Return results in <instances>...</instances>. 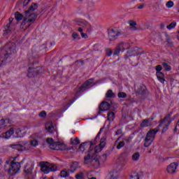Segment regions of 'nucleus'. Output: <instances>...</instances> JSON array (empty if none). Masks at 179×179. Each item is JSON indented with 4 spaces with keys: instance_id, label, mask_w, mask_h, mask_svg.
I'll list each match as a JSON object with an SVG mask.
<instances>
[{
    "instance_id": "obj_20",
    "label": "nucleus",
    "mask_w": 179,
    "mask_h": 179,
    "mask_svg": "<svg viewBox=\"0 0 179 179\" xmlns=\"http://www.w3.org/2000/svg\"><path fill=\"white\" fill-rule=\"evenodd\" d=\"M78 26H82L83 27H90V30L87 29V31H92V25L89 24L86 20H82L78 22Z\"/></svg>"
},
{
    "instance_id": "obj_63",
    "label": "nucleus",
    "mask_w": 179,
    "mask_h": 179,
    "mask_svg": "<svg viewBox=\"0 0 179 179\" xmlns=\"http://www.w3.org/2000/svg\"><path fill=\"white\" fill-rule=\"evenodd\" d=\"M81 64H82V65H83V61H81Z\"/></svg>"
},
{
    "instance_id": "obj_49",
    "label": "nucleus",
    "mask_w": 179,
    "mask_h": 179,
    "mask_svg": "<svg viewBox=\"0 0 179 179\" xmlns=\"http://www.w3.org/2000/svg\"><path fill=\"white\" fill-rule=\"evenodd\" d=\"M81 37L82 38H89V36L87 35V34L85 33V32H82L81 34Z\"/></svg>"
},
{
    "instance_id": "obj_35",
    "label": "nucleus",
    "mask_w": 179,
    "mask_h": 179,
    "mask_svg": "<svg viewBox=\"0 0 179 179\" xmlns=\"http://www.w3.org/2000/svg\"><path fill=\"white\" fill-rule=\"evenodd\" d=\"M30 146H32L34 148H36V146H38V141L36 139L31 140L29 141Z\"/></svg>"
},
{
    "instance_id": "obj_32",
    "label": "nucleus",
    "mask_w": 179,
    "mask_h": 179,
    "mask_svg": "<svg viewBox=\"0 0 179 179\" xmlns=\"http://www.w3.org/2000/svg\"><path fill=\"white\" fill-rule=\"evenodd\" d=\"M129 26H131V30H138V28L135 26H136L138 24L135 21L129 20L128 22Z\"/></svg>"
},
{
    "instance_id": "obj_37",
    "label": "nucleus",
    "mask_w": 179,
    "mask_h": 179,
    "mask_svg": "<svg viewBox=\"0 0 179 179\" xmlns=\"http://www.w3.org/2000/svg\"><path fill=\"white\" fill-rule=\"evenodd\" d=\"M176 26H177V22H173L166 27V29H168V30H171V29H174Z\"/></svg>"
},
{
    "instance_id": "obj_33",
    "label": "nucleus",
    "mask_w": 179,
    "mask_h": 179,
    "mask_svg": "<svg viewBox=\"0 0 179 179\" xmlns=\"http://www.w3.org/2000/svg\"><path fill=\"white\" fill-rule=\"evenodd\" d=\"M106 96L107 99H113V98L115 97V94H114V92H113V90H109L106 92Z\"/></svg>"
},
{
    "instance_id": "obj_11",
    "label": "nucleus",
    "mask_w": 179,
    "mask_h": 179,
    "mask_svg": "<svg viewBox=\"0 0 179 179\" xmlns=\"http://www.w3.org/2000/svg\"><path fill=\"white\" fill-rule=\"evenodd\" d=\"M141 55V51H139V48L135 47L127 51L126 55L124 56V59H128L129 57H136V55Z\"/></svg>"
},
{
    "instance_id": "obj_28",
    "label": "nucleus",
    "mask_w": 179,
    "mask_h": 179,
    "mask_svg": "<svg viewBox=\"0 0 179 179\" xmlns=\"http://www.w3.org/2000/svg\"><path fill=\"white\" fill-rule=\"evenodd\" d=\"M23 133H22V129L20 128H18L15 130L14 138H22Z\"/></svg>"
},
{
    "instance_id": "obj_1",
    "label": "nucleus",
    "mask_w": 179,
    "mask_h": 179,
    "mask_svg": "<svg viewBox=\"0 0 179 179\" xmlns=\"http://www.w3.org/2000/svg\"><path fill=\"white\" fill-rule=\"evenodd\" d=\"M105 146L106 140L104 138H101L100 143L95 147L94 144L92 143V145H91L90 147L87 156L84 157L85 164H90V163H94V162H95L96 164H99V159L93 158V156H94L96 153H99V152H101Z\"/></svg>"
},
{
    "instance_id": "obj_50",
    "label": "nucleus",
    "mask_w": 179,
    "mask_h": 179,
    "mask_svg": "<svg viewBox=\"0 0 179 179\" xmlns=\"http://www.w3.org/2000/svg\"><path fill=\"white\" fill-rule=\"evenodd\" d=\"M162 69H163V67L162 66V65H157L155 68V70L157 71V72H161Z\"/></svg>"
},
{
    "instance_id": "obj_48",
    "label": "nucleus",
    "mask_w": 179,
    "mask_h": 179,
    "mask_svg": "<svg viewBox=\"0 0 179 179\" xmlns=\"http://www.w3.org/2000/svg\"><path fill=\"white\" fill-rule=\"evenodd\" d=\"M118 178V173H114V172L112 173V175L110 176V179H117Z\"/></svg>"
},
{
    "instance_id": "obj_6",
    "label": "nucleus",
    "mask_w": 179,
    "mask_h": 179,
    "mask_svg": "<svg viewBox=\"0 0 179 179\" xmlns=\"http://www.w3.org/2000/svg\"><path fill=\"white\" fill-rule=\"evenodd\" d=\"M20 163L16 162V157H15L11 162L9 169H6V171H8L9 176H16L20 171Z\"/></svg>"
},
{
    "instance_id": "obj_4",
    "label": "nucleus",
    "mask_w": 179,
    "mask_h": 179,
    "mask_svg": "<svg viewBox=\"0 0 179 179\" xmlns=\"http://www.w3.org/2000/svg\"><path fill=\"white\" fill-rule=\"evenodd\" d=\"M46 143L49 145L50 149L52 150H65L66 149V145L64 143L59 142H55L54 139L52 138H48L46 139Z\"/></svg>"
},
{
    "instance_id": "obj_14",
    "label": "nucleus",
    "mask_w": 179,
    "mask_h": 179,
    "mask_svg": "<svg viewBox=\"0 0 179 179\" xmlns=\"http://www.w3.org/2000/svg\"><path fill=\"white\" fill-rule=\"evenodd\" d=\"M177 167H178V164L177 162H173L167 166L166 171L169 174H174L177 170Z\"/></svg>"
},
{
    "instance_id": "obj_2",
    "label": "nucleus",
    "mask_w": 179,
    "mask_h": 179,
    "mask_svg": "<svg viewBox=\"0 0 179 179\" xmlns=\"http://www.w3.org/2000/svg\"><path fill=\"white\" fill-rule=\"evenodd\" d=\"M16 53V44L9 42L3 50L0 52V66L2 62H5L8 58H12L13 55Z\"/></svg>"
},
{
    "instance_id": "obj_9",
    "label": "nucleus",
    "mask_w": 179,
    "mask_h": 179,
    "mask_svg": "<svg viewBox=\"0 0 179 179\" xmlns=\"http://www.w3.org/2000/svg\"><path fill=\"white\" fill-rule=\"evenodd\" d=\"M57 165L54 164H50L49 165L43 164L41 166V171H43L44 174H48V173H51V171H57Z\"/></svg>"
},
{
    "instance_id": "obj_8",
    "label": "nucleus",
    "mask_w": 179,
    "mask_h": 179,
    "mask_svg": "<svg viewBox=\"0 0 179 179\" xmlns=\"http://www.w3.org/2000/svg\"><path fill=\"white\" fill-rule=\"evenodd\" d=\"M94 86V78H90L87 80L82 86L79 87L76 92L77 93H82L85 92V90H87V89H90V87H93Z\"/></svg>"
},
{
    "instance_id": "obj_58",
    "label": "nucleus",
    "mask_w": 179,
    "mask_h": 179,
    "mask_svg": "<svg viewBox=\"0 0 179 179\" xmlns=\"http://www.w3.org/2000/svg\"><path fill=\"white\" fill-rule=\"evenodd\" d=\"M99 136H100V133H99V134L96 135L95 139H97V138H99Z\"/></svg>"
},
{
    "instance_id": "obj_31",
    "label": "nucleus",
    "mask_w": 179,
    "mask_h": 179,
    "mask_svg": "<svg viewBox=\"0 0 179 179\" xmlns=\"http://www.w3.org/2000/svg\"><path fill=\"white\" fill-rule=\"evenodd\" d=\"M141 159V154L139 152H135L131 156V160L133 162H138Z\"/></svg>"
},
{
    "instance_id": "obj_13",
    "label": "nucleus",
    "mask_w": 179,
    "mask_h": 179,
    "mask_svg": "<svg viewBox=\"0 0 179 179\" xmlns=\"http://www.w3.org/2000/svg\"><path fill=\"white\" fill-rule=\"evenodd\" d=\"M136 96H141V97H145L146 96L148 91L146 90V86L143 85H140L135 90Z\"/></svg>"
},
{
    "instance_id": "obj_18",
    "label": "nucleus",
    "mask_w": 179,
    "mask_h": 179,
    "mask_svg": "<svg viewBox=\"0 0 179 179\" xmlns=\"http://www.w3.org/2000/svg\"><path fill=\"white\" fill-rule=\"evenodd\" d=\"M38 71L37 69L29 67L28 69V78H34L37 75Z\"/></svg>"
},
{
    "instance_id": "obj_41",
    "label": "nucleus",
    "mask_w": 179,
    "mask_h": 179,
    "mask_svg": "<svg viewBox=\"0 0 179 179\" xmlns=\"http://www.w3.org/2000/svg\"><path fill=\"white\" fill-rule=\"evenodd\" d=\"M117 97H119V99H125V97H127V93H125V92H119L117 94Z\"/></svg>"
},
{
    "instance_id": "obj_57",
    "label": "nucleus",
    "mask_w": 179,
    "mask_h": 179,
    "mask_svg": "<svg viewBox=\"0 0 179 179\" xmlns=\"http://www.w3.org/2000/svg\"><path fill=\"white\" fill-rule=\"evenodd\" d=\"M148 120H150V121H151V122H152V121H153V120H155V116H151L150 117V118H148Z\"/></svg>"
},
{
    "instance_id": "obj_38",
    "label": "nucleus",
    "mask_w": 179,
    "mask_h": 179,
    "mask_svg": "<svg viewBox=\"0 0 179 179\" xmlns=\"http://www.w3.org/2000/svg\"><path fill=\"white\" fill-rule=\"evenodd\" d=\"M67 176H68V171H66V169H64L60 172V177H62V178H66Z\"/></svg>"
},
{
    "instance_id": "obj_47",
    "label": "nucleus",
    "mask_w": 179,
    "mask_h": 179,
    "mask_svg": "<svg viewBox=\"0 0 179 179\" xmlns=\"http://www.w3.org/2000/svg\"><path fill=\"white\" fill-rule=\"evenodd\" d=\"M39 117L41 118H45V117H47V113H45V111H42L39 113Z\"/></svg>"
},
{
    "instance_id": "obj_23",
    "label": "nucleus",
    "mask_w": 179,
    "mask_h": 179,
    "mask_svg": "<svg viewBox=\"0 0 179 179\" xmlns=\"http://www.w3.org/2000/svg\"><path fill=\"white\" fill-rule=\"evenodd\" d=\"M141 127H142L143 128L152 127V122L150 121V119L143 120L141 124Z\"/></svg>"
},
{
    "instance_id": "obj_55",
    "label": "nucleus",
    "mask_w": 179,
    "mask_h": 179,
    "mask_svg": "<svg viewBox=\"0 0 179 179\" xmlns=\"http://www.w3.org/2000/svg\"><path fill=\"white\" fill-rule=\"evenodd\" d=\"M131 179H139V175H136L131 178Z\"/></svg>"
},
{
    "instance_id": "obj_16",
    "label": "nucleus",
    "mask_w": 179,
    "mask_h": 179,
    "mask_svg": "<svg viewBox=\"0 0 179 179\" xmlns=\"http://www.w3.org/2000/svg\"><path fill=\"white\" fill-rule=\"evenodd\" d=\"M111 108V105L110 103L107 101L102 102L99 106V110L100 111H108L110 108Z\"/></svg>"
},
{
    "instance_id": "obj_40",
    "label": "nucleus",
    "mask_w": 179,
    "mask_h": 179,
    "mask_svg": "<svg viewBox=\"0 0 179 179\" xmlns=\"http://www.w3.org/2000/svg\"><path fill=\"white\" fill-rule=\"evenodd\" d=\"M162 65L164 68L165 70H166L167 71H171V67L170 66H169V64L166 62L162 63Z\"/></svg>"
},
{
    "instance_id": "obj_26",
    "label": "nucleus",
    "mask_w": 179,
    "mask_h": 179,
    "mask_svg": "<svg viewBox=\"0 0 179 179\" xmlns=\"http://www.w3.org/2000/svg\"><path fill=\"white\" fill-rule=\"evenodd\" d=\"M24 171L27 174H30V173L33 171V165H31L30 163L27 164L24 166Z\"/></svg>"
},
{
    "instance_id": "obj_24",
    "label": "nucleus",
    "mask_w": 179,
    "mask_h": 179,
    "mask_svg": "<svg viewBox=\"0 0 179 179\" xmlns=\"http://www.w3.org/2000/svg\"><path fill=\"white\" fill-rule=\"evenodd\" d=\"M79 168V163L77 162H73L70 165V173H75L76 169Z\"/></svg>"
},
{
    "instance_id": "obj_45",
    "label": "nucleus",
    "mask_w": 179,
    "mask_h": 179,
    "mask_svg": "<svg viewBox=\"0 0 179 179\" xmlns=\"http://www.w3.org/2000/svg\"><path fill=\"white\" fill-rule=\"evenodd\" d=\"M5 129V120L2 119L0 120V129Z\"/></svg>"
},
{
    "instance_id": "obj_60",
    "label": "nucleus",
    "mask_w": 179,
    "mask_h": 179,
    "mask_svg": "<svg viewBox=\"0 0 179 179\" xmlns=\"http://www.w3.org/2000/svg\"><path fill=\"white\" fill-rule=\"evenodd\" d=\"M75 130H72V131H71V133L73 134H75Z\"/></svg>"
},
{
    "instance_id": "obj_30",
    "label": "nucleus",
    "mask_w": 179,
    "mask_h": 179,
    "mask_svg": "<svg viewBox=\"0 0 179 179\" xmlns=\"http://www.w3.org/2000/svg\"><path fill=\"white\" fill-rule=\"evenodd\" d=\"M13 21V18H9L10 23L7 24L5 27V33L6 34H8V33H10V24Z\"/></svg>"
},
{
    "instance_id": "obj_62",
    "label": "nucleus",
    "mask_w": 179,
    "mask_h": 179,
    "mask_svg": "<svg viewBox=\"0 0 179 179\" xmlns=\"http://www.w3.org/2000/svg\"><path fill=\"white\" fill-rule=\"evenodd\" d=\"M174 131H177V127H175Z\"/></svg>"
},
{
    "instance_id": "obj_22",
    "label": "nucleus",
    "mask_w": 179,
    "mask_h": 179,
    "mask_svg": "<svg viewBox=\"0 0 179 179\" xmlns=\"http://www.w3.org/2000/svg\"><path fill=\"white\" fill-rule=\"evenodd\" d=\"M156 75L158 80L164 85V83L166 82V79L164 78V73L162 72H157Z\"/></svg>"
},
{
    "instance_id": "obj_59",
    "label": "nucleus",
    "mask_w": 179,
    "mask_h": 179,
    "mask_svg": "<svg viewBox=\"0 0 179 179\" xmlns=\"http://www.w3.org/2000/svg\"><path fill=\"white\" fill-rule=\"evenodd\" d=\"M161 26L162 29H164V24H162Z\"/></svg>"
},
{
    "instance_id": "obj_7",
    "label": "nucleus",
    "mask_w": 179,
    "mask_h": 179,
    "mask_svg": "<svg viewBox=\"0 0 179 179\" xmlns=\"http://www.w3.org/2000/svg\"><path fill=\"white\" fill-rule=\"evenodd\" d=\"M171 114L169 113L164 119L161 121V123L159 124V128H162V134H164L169 129V127L171 124Z\"/></svg>"
},
{
    "instance_id": "obj_21",
    "label": "nucleus",
    "mask_w": 179,
    "mask_h": 179,
    "mask_svg": "<svg viewBox=\"0 0 179 179\" xmlns=\"http://www.w3.org/2000/svg\"><path fill=\"white\" fill-rule=\"evenodd\" d=\"M27 145V143H24V145L22 144H17L14 145V148L19 152H23V150H29V148H26Z\"/></svg>"
},
{
    "instance_id": "obj_64",
    "label": "nucleus",
    "mask_w": 179,
    "mask_h": 179,
    "mask_svg": "<svg viewBox=\"0 0 179 179\" xmlns=\"http://www.w3.org/2000/svg\"><path fill=\"white\" fill-rule=\"evenodd\" d=\"M5 169H6V166H5Z\"/></svg>"
},
{
    "instance_id": "obj_17",
    "label": "nucleus",
    "mask_w": 179,
    "mask_h": 179,
    "mask_svg": "<svg viewBox=\"0 0 179 179\" xmlns=\"http://www.w3.org/2000/svg\"><path fill=\"white\" fill-rule=\"evenodd\" d=\"M13 134H15V129L13 128H10L8 131L3 133L1 136L2 138H4V139H9Z\"/></svg>"
},
{
    "instance_id": "obj_44",
    "label": "nucleus",
    "mask_w": 179,
    "mask_h": 179,
    "mask_svg": "<svg viewBox=\"0 0 179 179\" xmlns=\"http://www.w3.org/2000/svg\"><path fill=\"white\" fill-rule=\"evenodd\" d=\"M121 52V50L117 48H115V50H114V52H113V55L115 56H118L120 55V53Z\"/></svg>"
},
{
    "instance_id": "obj_56",
    "label": "nucleus",
    "mask_w": 179,
    "mask_h": 179,
    "mask_svg": "<svg viewBox=\"0 0 179 179\" xmlns=\"http://www.w3.org/2000/svg\"><path fill=\"white\" fill-rule=\"evenodd\" d=\"M75 100H76V99H73L71 101H70V103H69V106H71V104H73Z\"/></svg>"
},
{
    "instance_id": "obj_43",
    "label": "nucleus",
    "mask_w": 179,
    "mask_h": 179,
    "mask_svg": "<svg viewBox=\"0 0 179 179\" xmlns=\"http://www.w3.org/2000/svg\"><path fill=\"white\" fill-rule=\"evenodd\" d=\"M106 54L107 57H111V55H113V50L110 48L106 49Z\"/></svg>"
},
{
    "instance_id": "obj_5",
    "label": "nucleus",
    "mask_w": 179,
    "mask_h": 179,
    "mask_svg": "<svg viewBox=\"0 0 179 179\" xmlns=\"http://www.w3.org/2000/svg\"><path fill=\"white\" fill-rule=\"evenodd\" d=\"M159 132V130L156 129H150L146 134L145 138L144 140V146L145 148H149L153 141H155V138H156V134Z\"/></svg>"
},
{
    "instance_id": "obj_34",
    "label": "nucleus",
    "mask_w": 179,
    "mask_h": 179,
    "mask_svg": "<svg viewBox=\"0 0 179 179\" xmlns=\"http://www.w3.org/2000/svg\"><path fill=\"white\" fill-rule=\"evenodd\" d=\"M71 37L74 41L80 40V36H79L77 32H73Z\"/></svg>"
},
{
    "instance_id": "obj_54",
    "label": "nucleus",
    "mask_w": 179,
    "mask_h": 179,
    "mask_svg": "<svg viewBox=\"0 0 179 179\" xmlns=\"http://www.w3.org/2000/svg\"><path fill=\"white\" fill-rule=\"evenodd\" d=\"M137 8L138 9H143V8H145V4H141L138 6Z\"/></svg>"
},
{
    "instance_id": "obj_3",
    "label": "nucleus",
    "mask_w": 179,
    "mask_h": 179,
    "mask_svg": "<svg viewBox=\"0 0 179 179\" xmlns=\"http://www.w3.org/2000/svg\"><path fill=\"white\" fill-rule=\"evenodd\" d=\"M37 16L38 15L36 13L25 11L24 13V20L21 24V26H25L24 29H27L30 26V24L36 22Z\"/></svg>"
},
{
    "instance_id": "obj_10",
    "label": "nucleus",
    "mask_w": 179,
    "mask_h": 179,
    "mask_svg": "<svg viewBox=\"0 0 179 179\" xmlns=\"http://www.w3.org/2000/svg\"><path fill=\"white\" fill-rule=\"evenodd\" d=\"M80 143V140H79V138L75 137L71 138L70 139V145H72V147H69L68 150H73V153H76L78 152L76 146Z\"/></svg>"
},
{
    "instance_id": "obj_52",
    "label": "nucleus",
    "mask_w": 179,
    "mask_h": 179,
    "mask_svg": "<svg viewBox=\"0 0 179 179\" xmlns=\"http://www.w3.org/2000/svg\"><path fill=\"white\" fill-rule=\"evenodd\" d=\"M115 134L116 135H121V134H122V131L121 129H117Z\"/></svg>"
},
{
    "instance_id": "obj_42",
    "label": "nucleus",
    "mask_w": 179,
    "mask_h": 179,
    "mask_svg": "<svg viewBox=\"0 0 179 179\" xmlns=\"http://www.w3.org/2000/svg\"><path fill=\"white\" fill-rule=\"evenodd\" d=\"M124 146H125V142L120 141V142L118 143L116 148L117 149H121L122 148H124Z\"/></svg>"
},
{
    "instance_id": "obj_12",
    "label": "nucleus",
    "mask_w": 179,
    "mask_h": 179,
    "mask_svg": "<svg viewBox=\"0 0 179 179\" xmlns=\"http://www.w3.org/2000/svg\"><path fill=\"white\" fill-rule=\"evenodd\" d=\"M108 34L109 40L110 41H114L115 40H117L118 36H120L121 33L118 31L117 29H108Z\"/></svg>"
},
{
    "instance_id": "obj_27",
    "label": "nucleus",
    "mask_w": 179,
    "mask_h": 179,
    "mask_svg": "<svg viewBox=\"0 0 179 179\" xmlns=\"http://www.w3.org/2000/svg\"><path fill=\"white\" fill-rule=\"evenodd\" d=\"M127 45H128V43H120L119 45H117V46H116L120 51H122V52H124L125 51V49L128 48H127Z\"/></svg>"
},
{
    "instance_id": "obj_61",
    "label": "nucleus",
    "mask_w": 179,
    "mask_h": 179,
    "mask_svg": "<svg viewBox=\"0 0 179 179\" xmlns=\"http://www.w3.org/2000/svg\"><path fill=\"white\" fill-rule=\"evenodd\" d=\"M6 164H9V161L6 162Z\"/></svg>"
},
{
    "instance_id": "obj_15",
    "label": "nucleus",
    "mask_w": 179,
    "mask_h": 179,
    "mask_svg": "<svg viewBox=\"0 0 179 179\" xmlns=\"http://www.w3.org/2000/svg\"><path fill=\"white\" fill-rule=\"evenodd\" d=\"M92 145H93V142L90 141V142H85V143H83L80 145L78 151V152H85L86 150V149H87V148H89L90 149V146H92Z\"/></svg>"
},
{
    "instance_id": "obj_51",
    "label": "nucleus",
    "mask_w": 179,
    "mask_h": 179,
    "mask_svg": "<svg viewBox=\"0 0 179 179\" xmlns=\"http://www.w3.org/2000/svg\"><path fill=\"white\" fill-rule=\"evenodd\" d=\"M31 0H24V6H27V5H29V3L31 1Z\"/></svg>"
},
{
    "instance_id": "obj_46",
    "label": "nucleus",
    "mask_w": 179,
    "mask_h": 179,
    "mask_svg": "<svg viewBox=\"0 0 179 179\" xmlns=\"http://www.w3.org/2000/svg\"><path fill=\"white\" fill-rule=\"evenodd\" d=\"M173 6H174V2H173L172 1H169L166 3V7H168V8H173Z\"/></svg>"
},
{
    "instance_id": "obj_19",
    "label": "nucleus",
    "mask_w": 179,
    "mask_h": 179,
    "mask_svg": "<svg viewBox=\"0 0 179 179\" xmlns=\"http://www.w3.org/2000/svg\"><path fill=\"white\" fill-rule=\"evenodd\" d=\"M45 129L49 132V134H52L57 131L54 125H52V122H48L45 124Z\"/></svg>"
},
{
    "instance_id": "obj_29",
    "label": "nucleus",
    "mask_w": 179,
    "mask_h": 179,
    "mask_svg": "<svg viewBox=\"0 0 179 179\" xmlns=\"http://www.w3.org/2000/svg\"><path fill=\"white\" fill-rule=\"evenodd\" d=\"M15 17L17 20V22H20V20H24V15L20 14L19 12H15Z\"/></svg>"
},
{
    "instance_id": "obj_25",
    "label": "nucleus",
    "mask_w": 179,
    "mask_h": 179,
    "mask_svg": "<svg viewBox=\"0 0 179 179\" xmlns=\"http://www.w3.org/2000/svg\"><path fill=\"white\" fill-rule=\"evenodd\" d=\"M38 8V6L37 5V3H34L31 5L29 8L27 10H26L25 12H29V13H33L34 12V10H37Z\"/></svg>"
},
{
    "instance_id": "obj_53",
    "label": "nucleus",
    "mask_w": 179,
    "mask_h": 179,
    "mask_svg": "<svg viewBox=\"0 0 179 179\" xmlns=\"http://www.w3.org/2000/svg\"><path fill=\"white\" fill-rule=\"evenodd\" d=\"M77 30H78V31H79L80 33V34H82V33H83V28H82V27H79Z\"/></svg>"
},
{
    "instance_id": "obj_36",
    "label": "nucleus",
    "mask_w": 179,
    "mask_h": 179,
    "mask_svg": "<svg viewBox=\"0 0 179 179\" xmlns=\"http://www.w3.org/2000/svg\"><path fill=\"white\" fill-rule=\"evenodd\" d=\"M115 114L114 113V112H110L108 114V121H114V117H115Z\"/></svg>"
},
{
    "instance_id": "obj_39",
    "label": "nucleus",
    "mask_w": 179,
    "mask_h": 179,
    "mask_svg": "<svg viewBox=\"0 0 179 179\" xmlns=\"http://www.w3.org/2000/svg\"><path fill=\"white\" fill-rule=\"evenodd\" d=\"M83 177H85V173H83V172H80L76 175V179H83Z\"/></svg>"
}]
</instances>
